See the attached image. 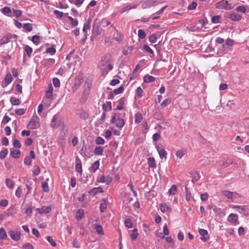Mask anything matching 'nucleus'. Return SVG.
<instances>
[{
	"instance_id": "4",
	"label": "nucleus",
	"mask_w": 249,
	"mask_h": 249,
	"mask_svg": "<svg viewBox=\"0 0 249 249\" xmlns=\"http://www.w3.org/2000/svg\"><path fill=\"white\" fill-rule=\"evenodd\" d=\"M10 237L15 241H18L20 238L21 233L19 231L10 230L8 231Z\"/></svg>"
},
{
	"instance_id": "37",
	"label": "nucleus",
	"mask_w": 249,
	"mask_h": 249,
	"mask_svg": "<svg viewBox=\"0 0 249 249\" xmlns=\"http://www.w3.org/2000/svg\"><path fill=\"white\" fill-rule=\"evenodd\" d=\"M40 172V169L39 167L37 165H34L33 170V174L35 176H38Z\"/></svg>"
},
{
	"instance_id": "25",
	"label": "nucleus",
	"mask_w": 249,
	"mask_h": 249,
	"mask_svg": "<svg viewBox=\"0 0 249 249\" xmlns=\"http://www.w3.org/2000/svg\"><path fill=\"white\" fill-rule=\"evenodd\" d=\"M103 148L101 146L96 147L94 150V153L96 155H101L103 154Z\"/></svg>"
},
{
	"instance_id": "63",
	"label": "nucleus",
	"mask_w": 249,
	"mask_h": 249,
	"mask_svg": "<svg viewBox=\"0 0 249 249\" xmlns=\"http://www.w3.org/2000/svg\"><path fill=\"white\" fill-rule=\"evenodd\" d=\"M200 198H201V200L202 201H206L208 199V194L206 193L202 194L200 195Z\"/></svg>"
},
{
	"instance_id": "48",
	"label": "nucleus",
	"mask_w": 249,
	"mask_h": 249,
	"mask_svg": "<svg viewBox=\"0 0 249 249\" xmlns=\"http://www.w3.org/2000/svg\"><path fill=\"white\" fill-rule=\"evenodd\" d=\"M24 50L27 55L29 56H30L33 52L32 48L28 45H26L25 46Z\"/></svg>"
},
{
	"instance_id": "49",
	"label": "nucleus",
	"mask_w": 249,
	"mask_h": 249,
	"mask_svg": "<svg viewBox=\"0 0 249 249\" xmlns=\"http://www.w3.org/2000/svg\"><path fill=\"white\" fill-rule=\"evenodd\" d=\"M8 154V150L7 149H5L3 150H2L0 152V159H4Z\"/></svg>"
},
{
	"instance_id": "26",
	"label": "nucleus",
	"mask_w": 249,
	"mask_h": 249,
	"mask_svg": "<svg viewBox=\"0 0 249 249\" xmlns=\"http://www.w3.org/2000/svg\"><path fill=\"white\" fill-rule=\"evenodd\" d=\"M90 20L89 19H88L87 23H85L83 28V32L86 34L87 33V30L89 29L90 27Z\"/></svg>"
},
{
	"instance_id": "8",
	"label": "nucleus",
	"mask_w": 249,
	"mask_h": 249,
	"mask_svg": "<svg viewBox=\"0 0 249 249\" xmlns=\"http://www.w3.org/2000/svg\"><path fill=\"white\" fill-rule=\"evenodd\" d=\"M112 181V178L109 176L105 177L102 176L100 178H97V181L101 183H106V184H109Z\"/></svg>"
},
{
	"instance_id": "45",
	"label": "nucleus",
	"mask_w": 249,
	"mask_h": 249,
	"mask_svg": "<svg viewBox=\"0 0 249 249\" xmlns=\"http://www.w3.org/2000/svg\"><path fill=\"white\" fill-rule=\"evenodd\" d=\"M185 151L184 150H179L176 152V155L178 158L181 159L183 157V156L185 155Z\"/></svg>"
},
{
	"instance_id": "57",
	"label": "nucleus",
	"mask_w": 249,
	"mask_h": 249,
	"mask_svg": "<svg viewBox=\"0 0 249 249\" xmlns=\"http://www.w3.org/2000/svg\"><path fill=\"white\" fill-rule=\"evenodd\" d=\"M25 112V109L24 108H19L16 109L15 113L18 115H23Z\"/></svg>"
},
{
	"instance_id": "2",
	"label": "nucleus",
	"mask_w": 249,
	"mask_h": 249,
	"mask_svg": "<svg viewBox=\"0 0 249 249\" xmlns=\"http://www.w3.org/2000/svg\"><path fill=\"white\" fill-rule=\"evenodd\" d=\"M215 7L219 9L230 10L232 9L230 4H229L227 0H221L215 4Z\"/></svg>"
},
{
	"instance_id": "1",
	"label": "nucleus",
	"mask_w": 249,
	"mask_h": 249,
	"mask_svg": "<svg viewBox=\"0 0 249 249\" xmlns=\"http://www.w3.org/2000/svg\"><path fill=\"white\" fill-rule=\"evenodd\" d=\"M111 123L115 124V126L120 129L123 128L125 124V122L123 119L120 118L116 119L115 114L112 116L111 120Z\"/></svg>"
},
{
	"instance_id": "62",
	"label": "nucleus",
	"mask_w": 249,
	"mask_h": 249,
	"mask_svg": "<svg viewBox=\"0 0 249 249\" xmlns=\"http://www.w3.org/2000/svg\"><path fill=\"white\" fill-rule=\"evenodd\" d=\"M15 194L16 196L18 198H20L21 196L22 190L20 187H18L17 189Z\"/></svg>"
},
{
	"instance_id": "55",
	"label": "nucleus",
	"mask_w": 249,
	"mask_h": 249,
	"mask_svg": "<svg viewBox=\"0 0 249 249\" xmlns=\"http://www.w3.org/2000/svg\"><path fill=\"white\" fill-rule=\"evenodd\" d=\"M55 52V49L53 47L49 48L46 50V53H50L51 55H53Z\"/></svg>"
},
{
	"instance_id": "27",
	"label": "nucleus",
	"mask_w": 249,
	"mask_h": 249,
	"mask_svg": "<svg viewBox=\"0 0 249 249\" xmlns=\"http://www.w3.org/2000/svg\"><path fill=\"white\" fill-rule=\"evenodd\" d=\"M148 165L152 168L156 167V164L154 158H149L148 159Z\"/></svg>"
},
{
	"instance_id": "43",
	"label": "nucleus",
	"mask_w": 249,
	"mask_h": 249,
	"mask_svg": "<svg viewBox=\"0 0 249 249\" xmlns=\"http://www.w3.org/2000/svg\"><path fill=\"white\" fill-rule=\"evenodd\" d=\"M13 80V78L10 73H8L6 74L5 77V81L7 84H9L11 82H12Z\"/></svg>"
},
{
	"instance_id": "22",
	"label": "nucleus",
	"mask_w": 249,
	"mask_h": 249,
	"mask_svg": "<svg viewBox=\"0 0 249 249\" xmlns=\"http://www.w3.org/2000/svg\"><path fill=\"white\" fill-rule=\"evenodd\" d=\"M124 89L123 86H121L119 88H117V89H114L113 90V92H110V97L111 98H112L113 97V93L114 94H115V95L119 94L122 93Z\"/></svg>"
},
{
	"instance_id": "13",
	"label": "nucleus",
	"mask_w": 249,
	"mask_h": 249,
	"mask_svg": "<svg viewBox=\"0 0 249 249\" xmlns=\"http://www.w3.org/2000/svg\"><path fill=\"white\" fill-rule=\"evenodd\" d=\"M36 210L39 213H47L51 210V208L50 206H43L41 208L36 209Z\"/></svg>"
},
{
	"instance_id": "18",
	"label": "nucleus",
	"mask_w": 249,
	"mask_h": 249,
	"mask_svg": "<svg viewBox=\"0 0 249 249\" xmlns=\"http://www.w3.org/2000/svg\"><path fill=\"white\" fill-rule=\"evenodd\" d=\"M103 192V189L101 187L94 188L89 192V194L92 196H95L98 193Z\"/></svg>"
},
{
	"instance_id": "3",
	"label": "nucleus",
	"mask_w": 249,
	"mask_h": 249,
	"mask_svg": "<svg viewBox=\"0 0 249 249\" xmlns=\"http://www.w3.org/2000/svg\"><path fill=\"white\" fill-rule=\"evenodd\" d=\"M222 194L224 196L227 197L228 198L231 199L241 197V196L236 192H231V191H227V190L223 191L222 192Z\"/></svg>"
},
{
	"instance_id": "11",
	"label": "nucleus",
	"mask_w": 249,
	"mask_h": 249,
	"mask_svg": "<svg viewBox=\"0 0 249 249\" xmlns=\"http://www.w3.org/2000/svg\"><path fill=\"white\" fill-rule=\"evenodd\" d=\"M59 121L60 120L59 115L57 114L54 115L52 120L51 125L53 127H54L57 125H59L60 124Z\"/></svg>"
},
{
	"instance_id": "51",
	"label": "nucleus",
	"mask_w": 249,
	"mask_h": 249,
	"mask_svg": "<svg viewBox=\"0 0 249 249\" xmlns=\"http://www.w3.org/2000/svg\"><path fill=\"white\" fill-rule=\"evenodd\" d=\"M125 226L128 228H131L133 226V223L131 220L129 219H126L124 221Z\"/></svg>"
},
{
	"instance_id": "38",
	"label": "nucleus",
	"mask_w": 249,
	"mask_h": 249,
	"mask_svg": "<svg viewBox=\"0 0 249 249\" xmlns=\"http://www.w3.org/2000/svg\"><path fill=\"white\" fill-rule=\"evenodd\" d=\"M102 108L105 112L108 109L110 110L111 109V103L108 102L107 103V104H104L102 105Z\"/></svg>"
},
{
	"instance_id": "53",
	"label": "nucleus",
	"mask_w": 249,
	"mask_h": 249,
	"mask_svg": "<svg viewBox=\"0 0 249 249\" xmlns=\"http://www.w3.org/2000/svg\"><path fill=\"white\" fill-rule=\"evenodd\" d=\"M96 231L99 234H103V228L101 225H98L96 226Z\"/></svg>"
},
{
	"instance_id": "12",
	"label": "nucleus",
	"mask_w": 249,
	"mask_h": 249,
	"mask_svg": "<svg viewBox=\"0 0 249 249\" xmlns=\"http://www.w3.org/2000/svg\"><path fill=\"white\" fill-rule=\"evenodd\" d=\"M111 26L113 27L116 32V33L113 35V38L116 41L118 42L121 41L122 40V36L121 34L118 31V30L116 29L115 27L113 26V25H111Z\"/></svg>"
},
{
	"instance_id": "41",
	"label": "nucleus",
	"mask_w": 249,
	"mask_h": 249,
	"mask_svg": "<svg viewBox=\"0 0 249 249\" xmlns=\"http://www.w3.org/2000/svg\"><path fill=\"white\" fill-rule=\"evenodd\" d=\"M99 166V161L98 160L96 161L92 165L91 168L93 172H95L98 168Z\"/></svg>"
},
{
	"instance_id": "36",
	"label": "nucleus",
	"mask_w": 249,
	"mask_h": 249,
	"mask_svg": "<svg viewBox=\"0 0 249 249\" xmlns=\"http://www.w3.org/2000/svg\"><path fill=\"white\" fill-rule=\"evenodd\" d=\"M23 28L28 32H31L33 29V25L31 23H25L23 24Z\"/></svg>"
},
{
	"instance_id": "60",
	"label": "nucleus",
	"mask_w": 249,
	"mask_h": 249,
	"mask_svg": "<svg viewBox=\"0 0 249 249\" xmlns=\"http://www.w3.org/2000/svg\"><path fill=\"white\" fill-rule=\"evenodd\" d=\"M2 12L4 14H9L11 12V10L9 7L6 6L2 9Z\"/></svg>"
},
{
	"instance_id": "17",
	"label": "nucleus",
	"mask_w": 249,
	"mask_h": 249,
	"mask_svg": "<svg viewBox=\"0 0 249 249\" xmlns=\"http://www.w3.org/2000/svg\"><path fill=\"white\" fill-rule=\"evenodd\" d=\"M238 215L234 213H231L228 218V221L232 223H236L238 220Z\"/></svg>"
},
{
	"instance_id": "64",
	"label": "nucleus",
	"mask_w": 249,
	"mask_h": 249,
	"mask_svg": "<svg viewBox=\"0 0 249 249\" xmlns=\"http://www.w3.org/2000/svg\"><path fill=\"white\" fill-rule=\"evenodd\" d=\"M23 249H34V247L30 243H27L22 246Z\"/></svg>"
},
{
	"instance_id": "35",
	"label": "nucleus",
	"mask_w": 249,
	"mask_h": 249,
	"mask_svg": "<svg viewBox=\"0 0 249 249\" xmlns=\"http://www.w3.org/2000/svg\"><path fill=\"white\" fill-rule=\"evenodd\" d=\"M177 191V187L175 185H172L168 191L171 195H175Z\"/></svg>"
},
{
	"instance_id": "58",
	"label": "nucleus",
	"mask_w": 249,
	"mask_h": 249,
	"mask_svg": "<svg viewBox=\"0 0 249 249\" xmlns=\"http://www.w3.org/2000/svg\"><path fill=\"white\" fill-rule=\"evenodd\" d=\"M54 14L56 16V18H62L63 16V13L58 10H55L53 12Z\"/></svg>"
},
{
	"instance_id": "10",
	"label": "nucleus",
	"mask_w": 249,
	"mask_h": 249,
	"mask_svg": "<svg viewBox=\"0 0 249 249\" xmlns=\"http://www.w3.org/2000/svg\"><path fill=\"white\" fill-rule=\"evenodd\" d=\"M160 35L161 33L159 32H157L155 34L151 35L149 38V41L152 43H155L157 38H159Z\"/></svg>"
},
{
	"instance_id": "50",
	"label": "nucleus",
	"mask_w": 249,
	"mask_h": 249,
	"mask_svg": "<svg viewBox=\"0 0 249 249\" xmlns=\"http://www.w3.org/2000/svg\"><path fill=\"white\" fill-rule=\"evenodd\" d=\"M41 187L45 192H48L49 191L48 184L46 182H42Z\"/></svg>"
},
{
	"instance_id": "19",
	"label": "nucleus",
	"mask_w": 249,
	"mask_h": 249,
	"mask_svg": "<svg viewBox=\"0 0 249 249\" xmlns=\"http://www.w3.org/2000/svg\"><path fill=\"white\" fill-rule=\"evenodd\" d=\"M75 169L77 172H79V173H82V163L81 160L78 159H76Z\"/></svg>"
},
{
	"instance_id": "6",
	"label": "nucleus",
	"mask_w": 249,
	"mask_h": 249,
	"mask_svg": "<svg viewBox=\"0 0 249 249\" xmlns=\"http://www.w3.org/2000/svg\"><path fill=\"white\" fill-rule=\"evenodd\" d=\"M30 156H27L25 157L24 163L27 165H30L32 163V159H34L36 158V155L34 151L31 150L29 152Z\"/></svg>"
},
{
	"instance_id": "32",
	"label": "nucleus",
	"mask_w": 249,
	"mask_h": 249,
	"mask_svg": "<svg viewBox=\"0 0 249 249\" xmlns=\"http://www.w3.org/2000/svg\"><path fill=\"white\" fill-rule=\"evenodd\" d=\"M10 102L12 105L18 106L20 104V101L18 99L15 97H12L10 98Z\"/></svg>"
},
{
	"instance_id": "44",
	"label": "nucleus",
	"mask_w": 249,
	"mask_h": 249,
	"mask_svg": "<svg viewBox=\"0 0 249 249\" xmlns=\"http://www.w3.org/2000/svg\"><path fill=\"white\" fill-rule=\"evenodd\" d=\"M13 144L14 147L16 148H20L21 146V144L19 141L17 139H14L13 142Z\"/></svg>"
},
{
	"instance_id": "40",
	"label": "nucleus",
	"mask_w": 249,
	"mask_h": 249,
	"mask_svg": "<svg viewBox=\"0 0 249 249\" xmlns=\"http://www.w3.org/2000/svg\"><path fill=\"white\" fill-rule=\"evenodd\" d=\"M68 18L70 21L71 22V24L72 26H76L78 25V22L76 19H74L70 16H69Z\"/></svg>"
},
{
	"instance_id": "34",
	"label": "nucleus",
	"mask_w": 249,
	"mask_h": 249,
	"mask_svg": "<svg viewBox=\"0 0 249 249\" xmlns=\"http://www.w3.org/2000/svg\"><path fill=\"white\" fill-rule=\"evenodd\" d=\"M138 233L137 229H134L130 234V237L132 240H135L138 237Z\"/></svg>"
},
{
	"instance_id": "33",
	"label": "nucleus",
	"mask_w": 249,
	"mask_h": 249,
	"mask_svg": "<svg viewBox=\"0 0 249 249\" xmlns=\"http://www.w3.org/2000/svg\"><path fill=\"white\" fill-rule=\"evenodd\" d=\"M5 183L7 187L9 189H12L14 186V182L10 178L6 179Z\"/></svg>"
},
{
	"instance_id": "24",
	"label": "nucleus",
	"mask_w": 249,
	"mask_h": 249,
	"mask_svg": "<svg viewBox=\"0 0 249 249\" xmlns=\"http://www.w3.org/2000/svg\"><path fill=\"white\" fill-rule=\"evenodd\" d=\"M159 154L161 159L166 158V152L163 149L157 148Z\"/></svg>"
},
{
	"instance_id": "54",
	"label": "nucleus",
	"mask_w": 249,
	"mask_h": 249,
	"mask_svg": "<svg viewBox=\"0 0 249 249\" xmlns=\"http://www.w3.org/2000/svg\"><path fill=\"white\" fill-rule=\"evenodd\" d=\"M47 240L51 244L52 246H56V244L55 241L53 239V238L51 236H48L47 237Z\"/></svg>"
},
{
	"instance_id": "7",
	"label": "nucleus",
	"mask_w": 249,
	"mask_h": 249,
	"mask_svg": "<svg viewBox=\"0 0 249 249\" xmlns=\"http://www.w3.org/2000/svg\"><path fill=\"white\" fill-rule=\"evenodd\" d=\"M17 35L8 34L0 39V44H3L8 43L11 39H16Z\"/></svg>"
},
{
	"instance_id": "28",
	"label": "nucleus",
	"mask_w": 249,
	"mask_h": 249,
	"mask_svg": "<svg viewBox=\"0 0 249 249\" xmlns=\"http://www.w3.org/2000/svg\"><path fill=\"white\" fill-rule=\"evenodd\" d=\"M142 116L140 113H137L135 115V123H140L142 120Z\"/></svg>"
},
{
	"instance_id": "16",
	"label": "nucleus",
	"mask_w": 249,
	"mask_h": 249,
	"mask_svg": "<svg viewBox=\"0 0 249 249\" xmlns=\"http://www.w3.org/2000/svg\"><path fill=\"white\" fill-rule=\"evenodd\" d=\"M229 18L233 21H239L241 18V16L235 13H231L229 16Z\"/></svg>"
},
{
	"instance_id": "30",
	"label": "nucleus",
	"mask_w": 249,
	"mask_h": 249,
	"mask_svg": "<svg viewBox=\"0 0 249 249\" xmlns=\"http://www.w3.org/2000/svg\"><path fill=\"white\" fill-rule=\"evenodd\" d=\"M136 7V5H127L125 6H124V8H123L121 11H120V13L121 14L124 13V12L127 11V10H129L131 9H133V8H135Z\"/></svg>"
},
{
	"instance_id": "42",
	"label": "nucleus",
	"mask_w": 249,
	"mask_h": 249,
	"mask_svg": "<svg viewBox=\"0 0 249 249\" xmlns=\"http://www.w3.org/2000/svg\"><path fill=\"white\" fill-rule=\"evenodd\" d=\"M171 103V100L170 99L167 98L165 99L160 104V107L161 108L165 107L167 105H168Z\"/></svg>"
},
{
	"instance_id": "29",
	"label": "nucleus",
	"mask_w": 249,
	"mask_h": 249,
	"mask_svg": "<svg viewBox=\"0 0 249 249\" xmlns=\"http://www.w3.org/2000/svg\"><path fill=\"white\" fill-rule=\"evenodd\" d=\"M7 237L6 232L3 228L0 229V238L1 239H5Z\"/></svg>"
},
{
	"instance_id": "61",
	"label": "nucleus",
	"mask_w": 249,
	"mask_h": 249,
	"mask_svg": "<svg viewBox=\"0 0 249 249\" xmlns=\"http://www.w3.org/2000/svg\"><path fill=\"white\" fill-rule=\"evenodd\" d=\"M220 17L219 16H215L212 17L211 21L213 23H217L219 21Z\"/></svg>"
},
{
	"instance_id": "5",
	"label": "nucleus",
	"mask_w": 249,
	"mask_h": 249,
	"mask_svg": "<svg viewBox=\"0 0 249 249\" xmlns=\"http://www.w3.org/2000/svg\"><path fill=\"white\" fill-rule=\"evenodd\" d=\"M29 125L30 128L32 129H36L39 127V118L37 116H34L32 118Z\"/></svg>"
},
{
	"instance_id": "31",
	"label": "nucleus",
	"mask_w": 249,
	"mask_h": 249,
	"mask_svg": "<svg viewBox=\"0 0 249 249\" xmlns=\"http://www.w3.org/2000/svg\"><path fill=\"white\" fill-rule=\"evenodd\" d=\"M143 79L144 81L146 83L152 82L155 80V78L154 76L149 75H146Z\"/></svg>"
},
{
	"instance_id": "21",
	"label": "nucleus",
	"mask_w": 249,
	"mask_h": 249,
	"mask_svg": "<svg viewBox=\"0 0 249 249\" xmlns=\"http://www.w3.org/2000/svg\"><path fill=\"white\" fill-rule=\"evenodd\" d=\"M192 175V181L193 182H196L200 178V175L197 172H194L191 174Z\"/></svg>"
},
{
	"instance_id": "47",
	"label": "nucleus",
	"mask_w": 249,
	"mask_h": 249,
	"mask_svg": "<svg viewBox=\"0 0 249 249\" xmlns=\"http://www.w3.org/2000/svg\"><path fill=\"white\" fill-rule=\"evenodd\" d=\"M235 10L237 12L245 13L247 9L245 6H239L236 8Z\"/></svg>"
},
{
	"instance_id": "46",
	"label": "nucleus",
	"mask_w": 249,
	"mask_h": 249,
	"mask_svg": "<svg viewBox=\"0 0 249 249\" xmlns=\"http://www.w3.org/2000/svg\"><path fill=\"white\" fill-rule=\"evenodd\" d=\"M138 35L140 38L143 39L146 36V34L143 30L140 29L138 30Z\"/></svg>"
},
{
	"instance_id": "20",
	"label": "nucleus",
	"mask_w": 249,
	"mask_h": 249,
	"mask_svg": "<svg viewBox=\"0 0 249 249\" xmlns=\"http://www.w3.org/2000/svg\"><path fill=\"white\" fill-rule=\"evenodd\" d=\"M10 154L15 159L18 158L20 156V151L19 150L10 149Z\"/></svg>"
},
{
	"instance_id": "9",
	"label": "nucleus",
	"mask_w": 249,
	"mask_h": 249,
	"mask_svg": "<svg viewBox=\"0 0 249 249\" xmlns=\"http://www.w3.org/2000/svg\"><path fill=\"white\" fill-rule=\"evenodd\" d=\"M83 79L82 78L78 77L76 78L74 82V84L72 87L73 90H76L83 83Z\"/></svg>"
},
{
	"instance_id": "52",
	"label": "nucleus",
	"mask_w": 249,
	"mask_h": 249,
	"mask_svg": "<svg viewBox=\"0 0 249 249\" xmlns=\"http://www.w3.org/2000/svg\"><path fill=\"white\" fill-rule=\"evenodd\" d=\"M95 142L97 144H104L105 142L102 137H98L95 140Z\"/></svg>"
},
{
	"instance_id": "14",
	"label": "nucleus",
	"mask_w": 249,
	"mask_h": 249,
	"mask_svg": "<svg viewBox=\"0 0 249 249\" xmlns=\"http://www.w3.org/2000/svg\"><path fill=\"white\" fill-rule=\"evenodd\" d=\"M160 211L162 213H165V212H169L170 213L172 211L171 208L170 207H169L167 204H164V203L160 204Z\"/></svg>"
},
{
	"instance_id": "59",
	"label": "nucleus",
	"mask_w": 249,
	"mask_h": 249,
	"mask_svg": "<svg viewBox=\"0 0 249 249\" xmlns=\"http://www.w3.org/2000/svg\"><path fill=\"white\" fill-rule=\"evenodd\" d=\"M39 37L37 35H35L32 37V41L35 44H37L39 43Z\"/></svg>"
},
{
	"instance_id": "15",
	"label": "nucleus",
	"mask_w": 249,
	"mask_h": 249,
	"mask_svg": "<svg viewBox=\"0 0 249 249\" xmlns=\"http://www.w3.org/2000/svg\"><path fill=\"white\" fill-rule=\"evenodd\" d=\"M84 216V211L83 209L78 210L75 214L76 219L79 221L81 220Z\"/></svg>"
},
{
	"instance_id": "23",
	"label": "nucleus",
	"mask_w": 249,
	"mask_h": 249,
	"mask_svg": "<svg viewBox=\"0 0 249 249\" xmlns=\"http://www.w3.org/2000/svg\"><path fill=\"white\" fill-rule=\"evenodd\" d=\"M107 202H106V201L105 200V199H102L100 201V211L102 213L105 212V211L107 209Z\"/></svg>"
},
{
	"instance_id": "39",
	"label": "nucleus",
	"mask_w": 249,
	"mask_h": 249,
	"mask_svg": "<svg viewBox=\"0 0 249 249\" xmlns=\"http://www.w3.org/2000/svg\"><path fill=\"white\" fill-rule=\"evenodd\" d=\"M232 208L234 209H237V212L241 213H243L245 211V207L242 206L235 205V206H232Z\"/></svg>"
},
{
	"instance_id": "56",
	"label": "nucleus",
	"mask_w": 249,
	"mask_h": 249,
	"mask_svg": "<svg viewBox=\"0 0 249 249\" xmlns=\"http://www.w3.org/2000/svg\"><path fill=\"white\" fill-rule=\"evenodd\" d=\"M53 86L56 88H58L60 86L59 80L57 78H53Z\"/></svg>"
}]
</instances>
